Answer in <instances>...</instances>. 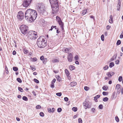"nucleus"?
<instances>
[{"label": "nucleus", "instance_id": "obj_42", "mask_svg": "<svg viewBox=\"0 0 123 123\" xmlns=\"http://www.w3.org/2000/svg\"><path fill=\"white\" fill-rule=\"evenodd\" d=\"M79 123H82V120L81 118H79L78 119Z\"/></svg>", "mask_w": 123, "mask_h": 123}, {"label": "nucleus", "instance_id": "obj_37", "mask_svg": "<svg viewBox=\"0 0 123 123\" xmlns=\"http://www.w3.org/2000/svg\"><path fill=\"white\" fill-rule=\"evenodd\" d=\"M107 75L110 78L112 76L110 73V72H108L107 73Z\"/></svg>", "mask_w": 123, "mask_h": 123}, {"label": "nucleus", "instance_id": "obj_18", "mask_svg": "<svg viewBox=\"0 0 123 123\" xmlns=\"http://www.w3.org/2000/svg\"><path fill=\"white\" fill-rule=\"evenodd\" d=\"M65 72L67 76H68V75H70L69 72L68 71L67 69H66L65 70Z\"/></svg>", "mask_w": 123, "mask_h": 123}, {"label": "nucleus", "instance_id": "obj_31", "mask_svg": "<svg viewBox=\"0 0 123 123\" xmlns=\"http://www.w3.org/2000/svg\"><path fill=\"white\" fill-rule=\"evenodd\" d=\"M18 90L21 92H23V90L22 88L20 87H18Z\"/></svg>", "mask_w": 123, "mask_h": 123}, {"label": "nucleus", "instance_id": "obj_62", "mask_svg": "<svg viewBox=\"0 0 123 123\" xmlns=\"http://www.w3.org/2000/svg\"><path fill=\"white\" fill-rule=\"evenodd\" d=\"M28 52V51L27 50H24V53L25 54H27V53Z\"/></svg>", "mask_w": 123, "mask_h": 123}, {"label": "nucleus", "instance_id": "obj_39", "mask_svg": "<svg viewBox=\"0 0 123 123\" xmlns=\"http://www.w3.org/2000/svg\"><path fill=\"white\" fill-rule=\"evenodd\" d=\"M115 120L117 122H118L119 121V119L117 116H116L115 117Z\"/></svg>", "mask_w": 123, "mask_h": 123}, {"label": "nucleus", "instance_id": "obj_55", "mask_svg": "<svg viewBox=\"0 0 123 123\" xmlns=\"http://www.w3.org/2000/svg\"><path fill=\"white\" fill-rule=\"evenodd\" d=\"M40 59L41 60H43L44 59L43 55L41 56L40 57Z\"/></svg>", "mask_w": 123, "mask_h": 123}, {"label": "nucleus", "instance_id": "obj_23", "mask_svg": "<svg viewBox=\"0 0 123 123\" xmlns=\"http://www.w3.org/2000/svg\"><path fill=\"white\" fill-rule=\"evenodd\" d=\"M86 10H83L81 12V14L82 15H83L84 14H86Z\"/></svg>", "mask_w": 123, "mask_h": 123}, {"label": "nucleus", "instance_id": "obj_36", "mask_svg": "<svg viewBox=\"0 0 123 123\" xmlns=\"http://www.w3.org/2000/svg\"><path fill=\"white\" fill-rule=\"evenodd\" d=\"M108 65H106L103 68V69L104 70H106L108 68Z\"/></svg>", "mask_w": 123, "mask_h": 123}, {"label": "nucleus", "instance_id": "obj_40", "mask_svg": "<svg viewBox=\"0 0 123 123\" xmlns=\"http://www.w3.org/2000/svg\"><path fill=\"white\" fill-rule=\"evenodd\" d=\"M30 68L31 69L33 70V71H34L36 70V68H34L32 66H30Z\"/></svg>", "mask_w": 123, "mask_h": 123}, {"label": "nucleus", "instance_id": "obj_57", "mask_svg": "<svg viewBox=\"0 0 123 123\" xmlns=\"http://www.w3.org/2000/svg\"><path fill=\"white\" fill-rule=\"evenodd\" d=\"M119 60H117L115 62V63L116 64H118L119 63Z\"/></svg>", "mask_w": 123, "mask_h": 123}, {"label": "nucleus", "instance_id": "obj_48", "mask_svg": "<svg viewBox=\"0 0 123 123\" xmlns=\"http://www.w3.org/2000/svg\"><path fill=\"white\" fill-rule=\"evenodd\" d=\"M36 108L37 109H39L41 108V106L39 105H37L36 106Z\"/></svg>", "mask_w": 123, "mask_h": 123}, {"label": "nucleus", "instance_id": "obj_26", "mask_svg": "<svg viewBox=\"0 0 123 123\" xmlns=\"http://www.w3.org/2000/svg\"><path fill=\"white\" fill-rule=\"evenodd\" d=\"M47 59L46 58H44V60H43V63L44 64H46L47 61Z\"/></svg>", "mask_w": 123, "mask_h": 123}, {"label": "nucleus", "instance_id": "obj_33", "mask_svg": "<svg viewBox=\"0 0 123 123\" xmlns=\"http://www.w3.org/2000/svg\"><path fill=\"white\" fill-rule=\"evenodd\" d=\"M59 59H54L53 61V62H58L59 61Z\"/></svg>", "mask_w": 123, "mask_h": 123}, {"label": "nucleus", "instance_id": "obj_43", "mask_svg": "<svg viewBox=\"0 0 123 123\" xmlns=\"http://www.w3.org/2000/svg\"><path fill=\"white\" fill-rule=\"evenodd\" d=\"M104 35H102L101 36V38L102 41H104Z\"/></svg>", "mask_w": 123, "mask_h": 123}, {"label": "nucleus", "instance_id": "obj_61", "mask_svg": "<svg viewBox=\"0 0 123 123\" xmlns=\"http://www.w3.org/2000/svg\"><path fill=\"white\" fill-rule=\"evenodd\" d=\"M90 18H93V20H95V19L94 18V17L93 15H91L90 16Z\"/></svg>", "mask_w": 123, "mask_h": 123}, {"label": "nucleus", "instance_id": "obj_38", "mask_svg": "<svg viewBox=\"0 0 123 123\" xmlns=\"http://www.w3.org/2000/svg\"><path fill=\"white\" fill-rule=\"evenodd\" d=\"M100 95H97L94 97V99H96V100L100 98Z\"/></svg>", "mask_w": 123, "mask_h": 123}, {"label": "nucleus", "instance_id": "obj_14", "mask_svg": "<svg viewBox=\"0 0 123 123\" xmlns=\"http://www.w3.org/2000/svg\"><path fill=\"white\" fill-rule=\"evenodd\" d=\"M77 83L76 82H72L70 83V85L71 87H73L76 85Z\"/></svg>", "mask_w": 123, "mask_h": 123}, {"label": "nucleus", "instance_id": "obj_1", "mask_svg": "<svg viewBox=\"0 0 123 123\" xmlns=\"http://www.w3.org/2000/svg\"><path fill=\"white\" fill-rule=\"evenodd\" d=\"M37 16V13L36 10L29 9L25 12V18L29 22H32L35 19Z\"/></svg>", "mask_w": 123, "mask_h": 123}, {"label": "nucleus", "instance_id": "obj_6", "mask_svg": "<svg viewBox=\"0 0 123 123\" xmlns=\"http://www.w3.org/2000/svg\"><path fill=\"white\" fill-rule=\"evenodd\" d=\"M24 13L22 11H19L17 15L18 18L20 20H22L24 17Z\"/></svg>", "mask_w": 123, "mask_h": 123}, {"label": "nucleus", "instance_id": "obj_15", "mask_svg": "<svg viewBox=\"0 0 123 123\" xmlns=\"http://www.w3.org/2000/svg\"><path fill=\"white\" fill-rule=\"evenodd\" d=\"M70 48H67L66 49H63V50L64 52L66 53H68V52L70 51Z\"/></svg>", "mask_w": 123, "mask_h": 123}, {"label": "nucleus", "instance_id": "obj_4", "mask_svg": "<svg viewBox=\"0 0 123 123\" xmlns=\"http://www.w3.org/2000/svg\"><path fill=\"white\" fill-rule=\"evenodd\" d=\"M37 44L38 47L40 48H44L46 45L45 39L41 37L37 39Z\"/></svg>", "mask_w": 123, "mask_h": 123}, {"label": "nucleus", "instance_id": "obj_2", "mask_svg": "<svg viewBox=\"0 0 123 123\" xmlns=\"http://www.w3.org/2000/svg\"><path fill=\"white\" fill-rule=\"evenodd\" d=\"M37 11L41 14L45 16L47 15V12L45 10L44 5L42 3L37 4Z\"/></svg>", "mask_w": 123, "mask_h": 123}, {"label": "nucleus", "instance_id": "obj_24", "mask_svg": "<svg viewBox=\"0 0 123 123\" xmlns=\"http://www.w3.org/2000/svg\"><path fill=\"white\" fill-rule=\"evenodd\" d=\"M109 100L108 98L107 97H105L103 99V101L104 102L107 101Z\"/></svg>", "mask_w": 123, "mask_h": 123}, {"label": "nucleus", "instance_id": "obj_46", "mask_svg": "<svg viewBox=\"0 0 123 123\" xmlns=\"http://www.w3.org/2000/svg\"><path fill=\"white\" fill-rule=\"evenodd\" d=\"M102 94L104 95H105L108 94V92H103Z\"/></svg>", "mask_w": 123, "mask_h": 123}, {"label": "nucleus", "instance_id": "obj_44", "mask_svg": "<svg viewBox=\"0 0 123 123\" xmlns=\"http://www.w3.org/2000/svg\"><path fill=\"white\" fill-rule=\"evenodd\" d=\"M89 89V88L87 86H85L84 88L85 90L86 91H88Z\"/></svg>", "mask_w": 123, "mask_h": 123}, {"label": "nucleus", "instance_id": "obj_58", "mask_svg": "<svg viewBox=\"0 0 123 123\" xmlns=\"http://www.w3.org/2000/svg\"><path fill=\"white\" fill-rule=\"evenodd\" d=\"M109 22L110 23H113L112 19H110L109 20Z\"/></svg>", "mask_w": 123, "mask_h": 123}, {"label": "nucleus", "instance_id": "obj_16", "mask_svg": "<svg viewBox=\"0 0 123 123\" xmlns=\"http://www.w3.org/2000/svg\"><path fill=\"white\" fill-rule=\"evenodd\" d=\"M55 77L56 78L57 81L60 82L61 80V78L60 77L59 75H56Z\"/></svg>", "mask_w": 123, "mask_h": 123}, {"label": "nucleus", "instance_id": "obj_30", "mask_svg": "<svg viewBox=\"0 0 123 123\" xmlns=\"http://www.w3.org/2000/svg\"><path fill=\"white\" fill-rule=\"evenodd\" d=\"M33 80L35 82L37 83H39V81L36 79H34Z\"/></svg>", "mask_w": 123, "mask_h": 123}, {"label": "nucleus", "instance_id": "obj_19", "mask_svg": "<svg viewBox=\"0 0 123 123\" xmlns=\"http://www.w3.org/2000/svg\"><path fill=\"white\" fill-rule=\"evenodd\" d=\"M56 19L58 23L62 21L61 20L60 18L58 16H57L56 17Z\"/></svg>", "mask_w": 123, "mask_h": 123}, {"label": "nucleus", "instance_id": "obj_7", "mask_svg": "<svg viewBox=\"0 0 123 123\" xmlns=\"http://www.w3.org/2000/svg\"><path fill=\"white\" fill-rule=\"evenodd\" d=\"M32 1V0H24L23 4V6L25 7H27Z\"/></svg>", "mask_w": 123, "mask_h": 123}, {"label": "nucleus", "instance_id": "obj_20", "mask_svg": "<svg viewBox=\"0 0 123 123\" xmlns=\"http://www.w3.org/2000/svg\"><path fill=\"white\" fill-rule=\"evenodd\" d=\"M114 65V64L113 62H111L109 64V67L111 68Z\"/></svg>", "mask_w": 123, "mask_h": 123}, {"label": "nucleus", "instance_id": "obj_49", "mask_svg": "<svg viewBox=\"0 0 123 123\" xmlns=\"http://www.w3.org/2000/svg\"><path fill=\"white\" fill-rule=\"evenodd\" d=\"M40 116L42 117H43L44 116V114L43 113L41 112L40 113Z\"/></svg>", "mask_w": 123, "mask_h": 123}, {"label": "nucleus", "instance_id": "obj_53", "mask_svg": "<svg viewBox=\"0 0 123 123\" xmlns=\"http://www.w3.org/2000/svg\"><path fill=\"white\" fill-rule=\"evenodd\" d=\"M51 87L52 88H53L54 87V84L53 82H51Z\"/></svg>", "mask_w": 123, "mask_h": 123}, {"label": "nucleus", "instance_id": "obj_12", "mask_svg": "<svg viewBox=\"0 0 123 123\" xmlns=\"http://www.w3.org/2000/svg\"><path fill=\"white\" fill-rule=\"evenodd\" d=\"M116 98V96L115 95V92H114L111 97V99L112 100L115 99Z\"/></svg>", "mask_w": 123, "mask_h": 123}, {"label": "nucleus", "instance_id": "obj_45", "mask_svg": "<svg viewBox=\"0 0 123 123\" xmlns=\"http://www.w3.org/2000/svg\"><path fill=\"white\" fill-rule=\"evenodd\" d=\"M57 111L59 112H60L62 111V109L61 108H59L57 109Z\"/></svg>", "mask_w": 123, "mask_h": 123}, {"label": "nucleus", "instance_id": "obj_28", "mask_svg": "<svg viewBox=\"0 0 123 123\" xmlns=\"http://www.w3.org/2000/svg\"><path fill=\"white\" fill-rule=\"evenodd\" d=\"M13 69L14 71H17L18 70V68L17 67H14L13 68Z\"/></svg>", "mask_w": 123, "mask_h": 123}, {"label": "nucleus", "instance_id": "obj_52", "mask_svg": "<svg viewBox=\"0 0 123 123\" xmlns=\"http://www.w3.org/2000/svg\"><path fill=\"white\" fill-rule=\"evenodd\" d=\"M5 69L6 71V74H8V70L6 66H5Z\"/></svg>", "mask_w": 123, "mask_h": 123}, {"label": "nucleus", "instance_id": "obj_11", "mask_svg": "<svg viewBox=\"0 0 123 123\" xmlns=\"http://www.w3.org/2000/svg\"><path fill=\"white\" fill-rule=\"evenodd\" d=\"M59 25L60 26V27L62 29V30H63L64 28H63V25L64 24L62 22V21L58 23Z\"/></svg>", "mask_w": 123, "mask_h": 123}, {"label": "nucleus", "instance_id": "obj_9", "mask_svg": "<svg viewBox=\"0 0 123 123\" xmlns=\"http://www.w3.org/2000/svg\"><path fill=\"white\" fill-rule=\"evenodd\" d=\"M37 33L36 32L33 31H30L28 33V37H29L30 36H33L34 35H37Z\"/></svg>", "mask_w": 123, "mask_h": 123}, {"label": "nucleus", "instance_id": "obj_5", "mask_svg": "<svg viewBox=\"0 0 123 123\" xmlns=\"http://www.w3.org/2000/svg\"><path fill=\"white\" fill-rule=\"evenodd\" d=\"M21 31V33L24 35L27 34L28 32V28L27 26L22 25L20 27Z\"/></svg>", "mask_w": 123, "mask_h": 123}, {"label": "nucleus", "instance_id": "obj_32", "mask_svg": "<svg viewBox=\"0 0 123 123\" xmlns=\"http://www.w3.org/2000/svg\"><path fill=\"white\" fill-rule=\"evenodd\" d=\"M17 81L19 83H21L22 82V80L20 79L19 78H17Z\"/></svg>", "mask_w": 123, "mask_h": 123}, {"label": "nucleus", "instance_id": "obj_27", "mask_svg": "<svg viewBox=\"0 0 123 123\" xmlns=\"http://www.w3.org/2000/svg\"><path fill=\"white\" fill-rule=\"evenodd\" d=\"M22 99L24 100L27 101L28 100L27 98L25 96H23L22 98Z\"/></svg>", "mask_w": 123, "mask_h": 123}, {"label": "nucleus", "instance_id": "obj_10", "mask_svg": "<svg viewBox=\"0 0 123 123\" xmlns=\"http://www.w3.org/2000/svg\"><path fill=\"white\" fill-rule=\"evenodd\" d=\"M73 58V55L71 53H70L68 56V61L69 62H71L72 61Z\"/></svg>", "mask_w": 123, "mask_h": 123}, {"label": "nucleus", "instance_id": "obj_41", "mask_svg": "<svg viewBox=\"0 0 123 123\" xmlns=\"http://www.w3.org/2000/svg\"><path fill=\"white\" fill-rule=\"evenodd\" d=\"M121 7V6H119L117 5V10L118 11H119L120 10Z\"/></svg>", "mask_w": 123, "mask_h": 123}, {"label": "nucleus", "instance_id": "obj_64", "mask_svg": "<svg viewBox=\"0 0 123 123\" xmlns=\"http://www.w3.org/2000/svg\"><path fill=\"white\" fill-rule=\"evenodd\" d=\"M54 28V26L52 25L51 26V29H50L49 30L51 31Z\"/></svg>", "mask_w": 123, "mask_h": 123}, {"label": "nucleus", "instance_id": "obj_25", "mask_svg": "<svg viewBox=\"0 0 123 123\" xmlns=\"http://www.w3.org/2000/svg\"><path fill=\"white\" fill-rule=\"evenodd\" d=\"M77 108L76 107H73L72 108V110L74 112L76 111L77 110Z\"/></svg>", "mask_w": 123, "mask_h": 123}, {"label": "nucleus", "instance_id": "obj_13", "mask_svg": "<svg viewBox=\"0 0 123 123\" xmlns=\"http://www.w3.org/2000/svg\"><path fill=\"white\" fill-rule=\"evenodd\" d=\"M30 37L31 39H35L37 38V35H33V36H30L28 37Z\"/></svg>", "mask_w": 123, "mask_h": 123}, {"label": "nucleus", "instance_id": "obj_21", "mask_svg": "<svg viewBox=\"0 0 123 123\" xmlns=\"http://www.w3.org/2000/svg\"><path fill=\"white\" fill-rule=\"evenodd\" d=\"M121 86L119 84H117L116 86V89H117L118 90L120 88Z\"/></svg>", "mask_w": 123, "mask_h": 123}, {"label": "nucleus", "instance_id": "obj_29", "mask_svg": "<svg viewBox=\"0 0 123 123\" xmlns=\"http://www.w3.org/2000/svg\"><path fill=\"white\" fill-rule=\"evenodd\" d=\"M121 43V41L120 40H118L117 43L116 44L117 45H120Z\"/></svg>", "mask_w": 123, "mask_h": 123}, {"label": "nucleus", "instance_id": "obj_17", "mask_svg": "<svg viewBox=\"0 0 123 123\" xmlns=\"http://www.w3.org/2000/svg\"><path fill=\"white\" fill-rule=\"evenodd\" d=\"M69 68L70 70H72L74 69L75 68V67L71 65L69 66Z\"/></svg>", "mask_w": 123, "mask_h": 123}, {"label": "nucleus", "instance_id": "obj_63", "mask_svg": "<svg viewBox=\"0 0 123 123\" xmlns=\"http://www.w3.org/2000/svg\"><path fill=\"white\" fill-rule=\"evenodd\" d=\"M33 94L35 96H36V94L35 93V92H34V91H33L32 92Z\"/></svg>", "mask_w": 123, "mask_h": 123}, {"label": "nucleus", "instance_id": "obj_54", "mask_svg": "<svg viewBox=\"0 0 123 123\" xmlns=\"http://www.w3.org/2000/svg\"><path fill=\"white\" fill-rule=\"evenodd\" d=\"M64 100L65 101L67 102L68 100V99L67 97H65L64 98Z\"/></svg>", "mask_w": 123, "mask_h": 123}, {"label": "nucleus", "instance_id": "obj_35", "mask_svg": "<svg viewBox=\"0 0 123 123\" xmlns=\"http://www.w3.org/2000/svg\"><path fill=\"white\" fill-rule=\"evenodd\" d=\"M122 76H120L118 79V80L119 82H121L122 81Z\"/></svg>", "mask_w": 123, "mask_h": 123}, {"label": "nucleus", "instance_id": "obj_34", "mask_svg": "<svg viewBox=\"0 0 123 123\" xmlns=\"http://www.w3.org/2000/svg\"><path fill=\"white\" fill-rule=\"evenodd\" d=\"M62 94L61 92H58L56 93V95L60 97L62 95Z\"/></svg>", "mask_w": 123, "mask_h": 123}, {"label": "nucleus", "instance_id": "obj_59", "mask_svg": "<svg viewBox=\"0 0 123 123\" xmlns=\"http://www.w3.org/2000/svg\"><path fill=\"white\" fill-rule=\"evenodd\" d=\"M110 27H111L110 26H109V25H107L106 26L107 29V30H109L110 29Z\"/></svg>", "mask_w": 123, "mask_h": 123}, {"label": "nucleus", "instance_id": "obj_22", "mask_svg": "<svg viewBox=\"0 0 123 123\" xmlns=\"http://www.w3.org/2000/svg\"><path fill=\"white\" fill-rule=\"evenodd\" d=\"M108 88V87L107 86H104L102 87L103 90L105 91L107 90Z\"/></svg>", "mask_w": 123, "mask_h": 123}, {"label": "nucleus", "instance_id": "obj_3", "mask_svg": "<svg viewBox=\"0 0 123 123\" xmlns=\"http://www.w3.org/2000/svg\"><path fill=\"white\" fill-rule=\"evenodd\" d=\"M50 3L52 9V13L56 14L57 13L59 9L58 3V1H55V2L51 0L50 1Z\"/></svg>", "mask_w": 123, "mask_h": 123}, {"label": "nucleus", "instance_id": "obj_8", "mask_svg": "<svg viewBox=\"0 0 123 123\" xmlns=\"http://www.w3.org/2000/svg\"><path fill=\"white\" fill-rule=\"evenodd\" d=\"M88 100H86L83 103V105L86 107L85 108L86 109V108H89L91 107V106Z\"/></svg>", "mask_w": 123, "mask_h": 123}, {"label": "nucleus", "instance_id": "obj_51", "mask_svg": "<svg viewBox=\"0 0 123 123\" xmlns=\"http://www.w3.org/2000/svg\"><path fill=\"white\" fill-rule=\"evenodd\" d=\"M117 54H115L113 56V58L114 59H115L116 58L117 56Z\"/></svg>", "mask_w": 123, "mask_h": 123}, {"label": "nucleus", "instance_id": "obj_56", "mask_svg": "<svg viewBox=\"0 0 123 123\" xmlns=\"http://www.w3.org/2000/svg\"><path fill=\"white\" fill-rule=\"evenodd\" d=\"M37 59L36 58H34L33 59V62H35L37 61Z\"/></svg>", "mask_w": 123, "mask_h": 123}, {"label": "nucleus", "instance_id": "obj_47", "mask_svg": "<svg viewBox=\"0 0 123 123\" xmlns=\"http://www.w3.org/2000/svg\"><path fill=\"white\" fill-rule=\"evenodd\" d=\"M99 108L100 109H102L103 108V106L101 104L99 105Z\"/></svg>", "mask_w": 123, "mask_h": 123}, {"label": "nucleus", "instance_id": "obj_60", "mask_svg": "<svg viewBox=\"0 0 123 123\" xmlns=\"http://www.w3.org/2000/svg\"><path fill=\"white\" fill-rule=\"evenodd\" d=\"M118 4L117 5H118L119 6H121V0H118Z\"/></svg>", "mask_w": 123, "mask_h": 123}, {"label": "nucleus", "instance_id": "obj_50", "mask_svg": "<svg viewBox=\"0 0 123 123\" xmlns=\"http://www.w3.org/2000/svg\"><path fill=\"white\" fill-rule=\"evenodd\" d=\"M74 59L76 60H78L79 59L78 56L77 55H76L74 57Z\"/></svg>", "mask_w": 123, "mask_h": 123}]
</instances>
